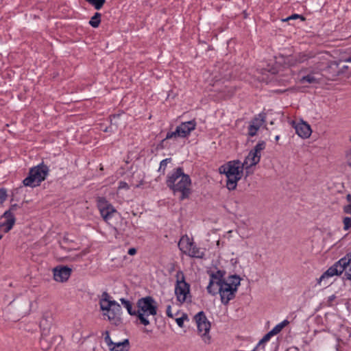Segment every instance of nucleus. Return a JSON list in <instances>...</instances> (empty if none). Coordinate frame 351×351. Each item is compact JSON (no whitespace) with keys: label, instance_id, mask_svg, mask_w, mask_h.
Listing matches in <instances>:
<instances>
[{"label":"nucleus","instance_id":"1","mask_svg":"<svg viewBox=\"0 0 351 351\" xmlns=\"http://www.w3.org/2000/svg\"><path fill=\"white\" fill-rule=\"evenodd\" d=\"M166 184L174 195L180 193V201L189 199L192 193L191 179L188 174L184 173L182 167L174 169L167 175Z\"/></svg>","mask_w":351,"mask_h":351},{"label":"nucleus","instance_id":"2","mask_svg":"<svg viewBox=\"0 0 351 351\" xmlns=\"http://www.w3.org/2000/svg\"><path fill=\"white\" fill-rule=\"evenodd\" d=\"M244 168L245 167L239 160L228 161L219 167V172L225 174L227 178L226 187L228 190L236 189L237 182L242 178Z\"/></svg>","mask_w":351,"mask_h":351},{"label":"nucleus","instance_id":"3","mask_svg":"<svg viewBox=\"0 0 351 351\" xmlns=\"http://www.w3.org/2000/svg\"><path fill=\"white\" fill-rule=\"evenodd\" d=\"M343 271H345L343 278L351 280V252L335 262L324 272L317 280V284L320 285L323 280L329 277L341 275Z\"/></svg>","mask_w":351,"mask_h":351},{"label":"nucleus","instance_id":"4","mask_svg":"<svg viewBox=\"0 0 351 351\" xmlns=\"http://www.w3.org/2000/svg\"><path fill=\"white\" fill-rule=\"evenodd\" d=\"M228 280L217 285L218 287L217 293H219L221 302L224 305L228 304L230 301L235 298L241 278L239 275L233 274L228 277Z\"/></svg>","mask_w":351,"mask_h":351},{"label":"nucleus","instance_id":"5","mask_svg":"<svg viewBox=\"0 0 351 351\" xmlns=\"http://www.w3.org/2000/svg\"><path fill=\"white\" fill-rule=\"evenodd\" d=\"M136 306L138 310L137 318L140 323L144 326H148L150 322L147 319L149 315L155 316L158 311L156 301L152 296H145L138 300Z\"/></svg>","mask_w":351,"mask_h":351},{"label":"nucleus","instance_id":"6","mask_svg":"<svg viewBox=\"0 0 351 351\" xmlns=\"http://www.w3.org/2000/svg\"><path fill=\"white\" fill-rule=\"evenodd\" d=\"M342 62H351V55L338 61L315 62V69L320 71V75L328 80H335L341 75L340 64Z\"/></svg>","mask_w":351,"mask_h":351},{"label":"nucleus","instance_id":"7","mask_svg":"<svg viewBox=\"0 0 351 351\" xmlns=\"http://www.w3.org/2000/svg\"><path fill=\"white\" fill-rule=\"evenodd\" d=\"M49 171V167L43 162L29 169L28 176L23 180V183L26 186H38L46 179Z\"/></svg>","mask_w":351,"mask_h":351},{"label":"nucleus","instance_id":"8","mask_svg":"<svg viewBox=\"0 0 351 351\" xmlns=\"http://www.w3.org/2000/svg\"><path fill=\"white\" fill-rule=\"evenodd\" d=\"M176 282L175 285V294L177 300L180 303H184L186 301L188 295L191 298L190 295V284L185 280V276L182 270H178L176 275Z\"/></svg>","mask_w":351,"mask_h":351},{"label":"nucleus","instance_id":"9","mask_svg":"<svg viewBox=\"0 0 351 351\" xmlns=\"http://www.w3.org/2000/svg\"><path fill=\"white\" fill-rule=\"evenodd\" d=\"M178 247L181 251L192 258L199 259L204 258V251L201 250V249L198 247L195 243L191 241L187 236L182 237L180 239L178 243Z\"/></svg>","mask_w":351,"mask_h":351},{"label":"nucleus","instance_id":"10","mask_svg":"<svg viewBox=\"0 0 351 351\" xmlns=\"http://www.w3.org/2000/svg\"><path fill=\"white\" fill-rule=\"evenodd\" d=\"M197 327L198 334L202 337L205 343H209L210 336L209 335L210 329V322L207 319L204 311H199L194 317Z\"/></svg>","mask_w":351,"mask_h":351},{"label":"nucleus","instance_id":"11","mask_svg":"<svg viewBox=\"0 0 351 351\" xmlns=\"http://www.w3.org/2000/svg\"><path fill=\"white\" fill-rule=\"evenodd\" d=\"M266 143L264 141H260L255 145L254 149H251L248 155L245 157L243 162H242L246 169L257 165L261 158V151L264 150Z\"/></svg>","mask_w":351,"mask_h":351},{"label":"nucleus","instance_id":"12","mask_svg":"<svg viewBox=\"0 0 351 351\" xmlns=\"http://www.w3.org/2000/svg\"><path fill=\"white\" fill-rule=\"evenodd\" d=\"M96 203L99 213L106 222L111 219L114 214L117 213L116 208L104 197H97Z\"/></svg>","mask_w":351,"mask_h":351},{"label":"nucleus","instance_id":"13","mask_svg":"<svg viewBox=\"0 0 351 351\" xmlns=\"http://www.w3.org/2000/svg\"><path fill=\"white\" fill-rule=\"evenodd\" d=\"M101 311H107L104 313L108 316V320L115 326H119L121 323V307L115 300L110 302L106 306L102 307Z\"/></svg>","mask_w":351,"mask_h":351},{"label":"nucleus","instance_id":"14","mask_svg":"<svg viewBox=\"0 0 351 351\" xmlns=\"http://www.w3.org/2000/svg\"><path fill=\"white\" fill-rule=\"evenodd\" d=\"M208 274L210 276V280L206 289L209 294L215 295L217 294V289H213L214 285L216 284L218 285L228 281V279L224 278L226 271L219 269L216 272L208 271Z\"/></svg>","mask_w":351,"mask_h":351},{"label":"nucleus","instance_id":"15","mask_svg":"<svg viewBox=\"0 0 351 351\" xmlns=\"http://www.w3.org/2000/svg\"><path fill=\"white\" fill-rule=\"evenodd\" d=\"M53 278L57 282H64L68 280L71 274V269L67 266L56 267L53 270Z\"/></svg>","mask_w":351,"mask_h":351},{"label":"nucleus","instance_id":"16","mask_svg":"<svg viewBox=\"0 0 351 351\" xmlns=\"http://www.w3.org/2000/svg\"><path fill=\"white\" fill-rule=\"evenodd\" d=\"M196 121L193 119L191 121L182 122L178 127L180 134L181 138L188 137L191 132L194 130L196 128Z\"/></svg>","mask_w":351,"mask_h":351},{"label":"nucleus","instance_id":"17","mask_svg":"<svg viewBox=\"0 0 351 351\" xmlns=\"http://www.w3.org/2000/svg\"><path fill=\"white\" fill-rule=\"evenodd\" d=\"M56 339V337L53 333L49 332V331L45 330V332H41V337L40 338V346L42 350H48L51 348L53 340Z\"/></svg>","mask_w":351,"mask_h":351},{"label":"nucleus","instance_id":"18","mask_svg":"<svg viewBox=\"0 0 351 351\" xmlns=\"http://www.w3.org/2000/svg\"><path fill=\"white\" fill-rule=\"evenodd\" d=\"M1 217L5 218L6 221L0 224V227H5L4 232H8L12 229L16 222L14 213H10V210H5Z\"/></svg>","mask_w":351,"mask_h":351},{"label":"nucleus","instance_id":"19","mask_svg":"<svg viewBox=\"0 0 351 351\" xmlns=\"http://www.w3.org/2000/svg\"><path fill=\"white\" fill-rule=\"evenodd\" d=\"M296 134L302 138H307L311 134V129L308 124L302 122L294 127Z\"/></svg>","mask_w":351,"mask_h":351},{"label":"nucleus","instance_id":"20","mask_svg":"<svg viewBox=\"0 0 351 351\" xmlns=\"http://www.w3.org/2000/svg\"><path fill=\"white\" fill-rule=\"evenodd\" d=\"M320 71L315 69V64L314 65L313 70L311 72V73L303 76L300 82L302 83H308V84H315L319 83L320 80V77H317L315 75L319 74Z\"/></svg>","mask_w":351,"mask_h":351},{"label":"nucleus","instance_id":"21","mask_svg":"<svg viewBox=\"0 0 351 351\" xmlns=\"http://www.w3.org/2000/svg\"><path fill=\"white\" fill-rule=\"evenodd\" d=\"M130 349V342L128 339L121 342L114 343L110 348V351H128Z\"/></svg>","mask_w":351,"mask_h":351},{"label":"nucleus","instance_id":"22","mask_svg":"<svg viewBox=\"0 0 351 351\" xmlns=\"http://www.w3.org/2000/svg\"><path fill=\"white\" fill-rule=\"evenodd\" d=\"M51 326H52L51 317L43 316L40 322V327L41 329V332H45V330H47V331H49V332H50Z\"/></svg>","mask_w":351,"mask_h":351},{"label":"nucleus","instance_id":"23","mask_svg":"<svg viewBox=\"0 0 351 351\" xmlns=\"http://www.w3.org/2000/svg\"><path fill=\"white\" fill-rule=\"evenodd\" d=\"M120 302L121 304L127 309L128 313L130 315H135L137 317V313L136 310L133 309L132 304L130 301L125 299V298H121Z\"/></svg>","mask_w":351,"mask_h":351},{"label":"nucleus","instance_id":"24","mask_svg":"<svg viewBox=\"0 0 351 351\" xmlns=\"http://www.w3.org/2000/svg\"><path fill=\"white\" fill-rule=\"evenodd\" d=\"M101 13L95 12L88 22L89 25L94 28L98 27L101 23Z\"/></svg>","mask_w":351,"mask_h":351},{"label":"nucleus","instance_id":"25","mask_svg":"<svg viewBox=\"0 0 351 351\" xmlns=\"http://www.w3.org/2000/svg\"><path fill=\"white\" fill-rule=\"evenodd\" d=\"M312 58H314V56L312 53H299L295 57V61L296 62L302 63L305 62L306 60H308V59H311Z\"/></svg>","mask_w":351,"mask_h":351},{"label":"nucleus","instance_id":"26","mask_svg":"<svg viewBox=\"0 0 351 351\" xmlns=\"http://www.w3.org/2000/svg\"><path fill=\"white\" fill-rule=\"evenodd\" d=\"M93 5L96 10H100L106 3V0H85Z\"/></svg>","mask_w":351,"mask_h":351},{"label":"nucleus","instance_id":"27","mask_svg":"<svg viewBox=\"0 0 351 351\" xmlns=\"http://www.w3.org/2000/svg\"><path fill=\"white\" fill-rule=\"evenodd\" d=\"M346 198L348 204L343 206V212L346 215H351V194L348 193Z\"/></svg>","mask_w":351,"mask_h":351},{"label":"nucleus","instance_id":"28","mask_svg":"<svg viewBox=\"0 0 351 351\" xmlns=\"http://www.w3.org/2000/svg\"><path fill=\"white\" fill-rule=\"evenodd\" d=\"M110 295L108 292L104 291L103 292L101 295V299L99 301V305L101 310L102 309V307H105L106 306H104V303L109 304L110 302H112V300H110Z\"/></svg>","mask_w":351,"mask_h":351},{"label":"nucleus","instance_id":"29","mask_svg":"<svg viewBox=\"0 0 351 351\" xmlns=\"http://www.w3.org/2000/svg\"><path fill=\"white\" fill-rule=\"evenodd\" d=\"M178 137L181 138V134H180L178 127H176V129L175 131L167 132L165 139H171V138L176 139Z\"/></svg>","mask_w":351,"mask_h":351},{"label":"nucleus","instance_id":"30","mask_svg":"<svg viewBox=\"0 0 351 351\" xmlns=\"http://www.w3.org/2000/svg\"><path fill=\"white\" fill-rule=\"evenodd\" d=\"M342 222L343 224V230L345 231L350 230L351 229V217H344L342 219Z\"/></svg>","mask_w":351,"mask_h":351},{"label":"nucleus","instance_id":"31","mask_svg":"<svg viewBox=\"0 0 351 351\" xmlns=\"http://www.w3.org/2000/svg\"><path fill=\"white\" fill-rule=\"evenodd\" d=\"M171 161V158H165L162 160L160 163V167L158 169V171H162V173L164 175L165 172V169L168 162Z\"/></svg>","mask_w":351,"mask_h":351},{"label":"nucleus","instance_id":"32","mask_svg":"<svg viewBox=\"0 0 351 351\" xmlns=\"http://www.w3.org/2000/svg\"><path fill=\"white\" fill-rule=\"evenodd\" d=\"M184 320H189V317L186 313H183L182 317H178L176 319V322L179 327L183 328Z\"/></svg>","mask_w":351,"mask_h":351},{"label":"nucleus","instance_id":"33","mask_svg":"<svg viewBox=\"0 0 351 351\" xmlns=\"http://www.w3.org/2000/svg\"><path fill=\"white\" fill-rule=\"evenodd\" d=\"M258 129L259 126L250 124L248 127V135L250 136H255Z\"/></svg>","mask_w":351,"mask_h":351},{"label":"nucleus","instance_id":"34","mask_svg":"<svg viewBox=\"0 0 351 351\" xmlns=\"http://www.w3.org/2000/svg\"><path fill=\"white\" fill-rule=\"evenodd\" d=\"M272 337V335L269 333V332H268L267 334H265L263 337L260 340V341L258 342V343L256 345L258 346L263 345V349L265 348V346L263 345L264 343L268 341L271 337Z\"/></svg>","mask_w":351,"mask_h":351},{"label":"nucleus","instance_id":"35","mask_svg":"<svg viewBox=\"0 0 351 351\" xmlns=\"http://www.w3.org/2000/svg\"><path fill=\"white\" fill-rule=\"evenodd\" d=\"M104 335H105L104 341L110 348L114 344V342L110 339L109 332L108 330H106L104 333Z\"/></svg>","mask_w":351,"mask_h":351},{"label":"nucleus","instance_id":"36","mask_svg":"<svg viewBox=\"0 0 351 351\" xmlns=\"http://www.w3.org/2000/svg\"><path fill=\"white\" fill-rule=\"evenodd\" d=\"M8 197L7 190L5 188H0V204L3 203Z\"/></svg>","mask_w":351,"mask_h":351},{"label":"nucleus","instance_id":"37","mask_svg":"<svg viewBox=\"0 0 351 351\" xmlns=\"http://www.w3.org/2000/svg\"><path fill=\"white\" fill-rule=\"evenodd\" d=\"M300 19L302 21H305V17L304 16L298 14H293L289 16V17H287V19H284L283 21H288L289 20H294V19Z\"/></svg>","mask_w":351,"mask_h":351},{"label":"nucleus","instance_id":"38","mask_svg":"<svg viewBox=\"0 0 351 351\" xmlns=\"http://www.w3.org/2000/svg\"><path fill=\"white\" fill-rule=\"evenodd\" d=\"M119 189H125V190H128L130 189V186L128 184L127 182H124V181H120L119 182Z\"/></svg>","mask_w":351,"mask_h":351},{"label":"nucleus","instance_id":"39","mask_svg":"<svg viewBox=\"0 0 351 351\" xmlns=\"http://www.w3.org/2000/svg\"><path fill=\"white\" fill-rule=\"evenodd\" d=\"M282 330L280 328V326H278V325H276V326H274L270 331H269V333L274 336V335H276L277 334H278Z\"/></svg>","mask_w":351,"mask_h":351},{"label":"nucleus","instance_id":"40","mask_svg":"<svg viewBox=\"0 0 351 351\" xmlns=\"http://www.w3.org/2000/svg\"><path fill=\"white\" fill-rule=\"evenodd\" d=\"M19 208H21L20 206H19L17 204H14L10 205V208L8 210H10V213H13Z\"/></svg>","mask_w":351,"mask_h":351},{"label":"nucleus","instance_id":"41","mask_svg":"<svg viewBox=\"0 0 351 351\" xmlns=\"http://www.w3.org/2000/svg\"><path fill=\"white\" fill-rule=\"evenodd\" d=\"M166 314L170 318H173V314L171 313V305H168L167 306Z\"/></svg>","mask_w":351,"mask_h":351},{"label":"nucleus","instance_id":"42","mask_svg":"<svg viewBox=\"0 0 351 351\" xmlns=\"http://www.w3.org/2000/svg\"><path fill=\"white\" fill-rule=\"evenodd\" d=\"M167 139H165V138L164 139H162L160 143L158 144L157 145V149H163L165 148V142L166 141Z\"/></svg>","mask_w":351,"mask_h":351},{"label":"nucleus","instance_id":"43","mask_svg":"<svg viewBox=\"0 0 351 351\" xmlns=\"http://www.w3.org/2000/svg\"><path fill=\"white\" fill-rule=\"evenodd\" d=\"M128 254L129 255L133 256L136 254V249L134 247H131L128 250Z\"/></svg>","mask_w":351,"mask_h":351},{"label":"nucleus","instance_id":"44","mask_svg":"<svg viewBox=\"0 0 351 351\" xmlns=\"http://www.w3.org/2000/svg\"><path fill=\"white\" fill-rule=\"evenodd\" d=\"M348 69V66L343 65L341 67H340L341 70V75L345 74L347 72V70Z\"/></svg>","mask_w":351,"mask_h":351},{"label":"nucleus","instance_id":"45","mask_svg":"<svg viewBox=\"0 0 351 351\" xmlns=\"http://www.w3.org/2000/svg\"><path fill=\"white\" fill-rule=\"evenodd\" d=\"M80 258H82V256L80 254H77L75 255V256L73 257H70L69 258L70 261H77L78 259H80Z\"/></svg>","mask_w":351,"mask_h":351},{"label":"nucleus","instance_id":"46","mask_svg":"<svg viewBox=\"0 0 351 351\" xmlns=\"http://www.w3.org/2000/svg\"><path fill=\"white\" fill-rule=\"evenodd\" d=\"M281 324L284 326V327H285L289 324V322L287 319H285L281 322Z\"/></svg>","mask_w":351,"mask_h":351},{"label":"nucleus","instance_id":"47","mask_svg":"<svg viewBox=\"0 0 351 351\" xmlns=\"http://www.w3.org/2000/svg\"><path fill=\"white\" fill-rule=\"evenodd\" d=\"M174 270H175V264L172 263V264H171V267L169 269V272L171 273Z\"/></svg>","mask_w":351,"mask_h":351},{"label":"nucleus","instance_id":"48","mask_svg":"<svg viewBox=\"0 0 351 351\" xmlns=\"http://www.w3.org/2000/svg\"><path fill=\"white\" fill-rule=\"evenodd\" d=\"M335 296L334 295H332L330 296V297L328 298V302H331L332 301H333V300H335Z\"/></svg>","mask_w":351,"mask_h":351},{"label":"nucleus","instance_id":"49","mask_svg":"<svg viewBox=\"0 0 351 351\" xmlns=\"http://www.w3.org/2000/svg\"><path fill=\"white\" fill-rule=\"evenodd\" d=\"M280 139V136L279 135H277L275 136V141L277 142L278 141V140Z\"/></svg>","mask_w":351,"mask_h":351},{"label":"nucleus","instance_id":"50","mask_svg":"<svg viewBox=\"0 0 351 351\" xmlns=\"http://www.w3.org/2000/svg\"><path fill=\"white\" fill-rule=\"evenodd\" d=\"M277 325H278V326H280V328L281 330H282V328H284V326H283L281 323H280V324H277Z\"/></svg>","mask_w":351,"mask_h":351},{"label":"nucleus","instance_id":"51","mask_svg":"<svg viewBox=\"0 0 351 351\" xmlns=\"http://www.w3.org/2000/svg\"><path fill=\"white\" fill-rule=\"evenodd\" d=\"M258 346H256L252 351H257Z\"/></svg>","mask_w":351,"mask_h":351},{"label":"nucleus","instance_id":"52","mask_svg":"<svg viewBox=\"0 0 351 351\" xmlns=\"http://www.w3.org/2000/svg\"><path fill=\"white\" fill-rule=\"evenodd\" d=\"M64 241H68V238H66V237H64Z\"/></svg>","mask_w":351,"mask_h":351},{"label":"nucleus","instance_id":"53","mask_svg":"<svg viewBox=\"0 0 351 351\" xmlns=\"http://www.w3.org/2000/svg\"><path fill=\"white\" fill-rule=\"evenodd\" d=\"M3 235L0 234V240L2 239Z\"/></svg>","mask_w":351,"mask_h":351},{"label":"nucleus","instance_id":"54","mask_svg":"<svg viewBox=\"0 0 351 351\" xmlns=\"http://www.w3.org/2000/svg\"><path fill=\"white\" fill-rule=\"evenodd\" d=\"M348 165H349L350 167H351V162H349V163H348Z\"/></svg>","mask_w":351,"mask_h":351},{"label":"nucleus","instance_id":"55","mask_svg":"<svg viewBox=\"0 0 351 351\" xmlns=\"http://www.w3.org/2000/svg\"><path fill=\"white\" fill-rule=\"evenodd\" d=\"M57 350H58L57 348H56L55 351H57Z\"/></svg>","mask_w":351,"mask_h":351}]
</instances>
